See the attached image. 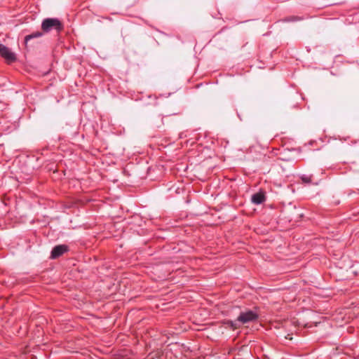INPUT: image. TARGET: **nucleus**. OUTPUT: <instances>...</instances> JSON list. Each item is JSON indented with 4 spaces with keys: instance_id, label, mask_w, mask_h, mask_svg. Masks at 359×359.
<instances>
[{
    "instance_id": "nucleus-1",
    "label": "nucleus",
    "mask_w": 359,
    "mask_h": 359,
    "mask_svg": "<svg viewBox=\"0 0 359 359\" xmlns=\"http://www.w3.org/2000/svg\"><path fill=\"white\" fill-rule=\"evenodd\" d=\"M257 318L258 315L256 313L252 311H248L241 313L236 321H230L228 324L233 330H235L237 329L241 324L254 321L257 320Z\"/></svg>"
},
{
    "instance_id": "nucleus-2",
    "label": "nucleus",
    "mask_w": 359,
    "mask_h": 359,
    "mask_svg": "<svg viewBox=\"0 0 359 359\" xmlns=\"http://www.w3.org/2000/svg\"><path fill=\"white\" fill-rule=\"evenodd\" d=\"M41 29L44 32H49L53 29L60 32L63 29V25L57 18H46L42 22Z\"/></svg>"
},
{
    "instance_id": "nucleus-3",
    "label": "nucleus",
    "mask_w": 359,
    "mask_h": 359,
    "mask_svg": "<svg viewBox=\"0 0 359 359\" xmlns=\"http://www.w3.org/2000/svg\"><path fill=\"white\" fill-rule=\"evenodd\" d=\"M0 54L8 62H12L16 60L15 55L3 44H0Z\"/></svg>"
},
{
    "instance_id": "nucleus-4",
    "label": "nucleus",
    "mask_w": 359,
    "mask_h": 359,
    "mask_svg": "<svg viewBox=\"0 0 359 359\" xmlns=\"http://www.w3.org/2000/svg\"><path fill=\"white\" fill-rule=\"evenodd\" d=\"M67 250L65 245L55 246L51 252V258L55 259L62 255Z\"/></svg>"
},
{
    "instance_id": "nucleus-5",
    "label": "nucleus",
    "mask_w": 359,
    "mask_h": 359,
    "mask_svg": "<svg viewBox=\"0 0 359 359\" xmlns=\"http://www.w3.org/2000/svg\"><path fill=\"white\" fill-rule=\"evenodd\" d=\"M265 200V196L263 193L259 192L252 196V201L255 204H261Z\"/></svg>"
},
{
    "instance_id": "nucleus-6",
    "label": "nucleus",
    "mask_w": 359,
    "mask_h": 359,
    "mask_svg": "<svg viewBox=\"0 0 359 359\" xmlns=\"http://www.w3.org/2000/svg\"><path fill=\"white\" fill-rule=\"evenodd\" d=\"M43 33L41 32H36L34 33H32L31 34H29L25 36V43H27L28 41L34 38H39L42 36Z\"/></svg>"
},
{
    "instance_id": "nucleus-7",
    "label": "nucleus",
    "mask_w": 359,
    "mask_h": 359,
    "mask_svg": "<svg viewBox=\"0 0 359 359\" xmlns=\"http://www.w3.org/2000/svg\"><path fill=\"white\" fill-rule=\"evenodd\" d=\"M302 180L304 182H309L311 181V178L310 177H305V176H303L302 177Z\"/></svg>"
},
{
    "instance_id": "nucleus-8",
    "label": "nucleus",
    "mask_w": 359,
    "mask_h": 359,
    "mask_svg": "<svg viewBox=\"0 0 359 359\" xmlns=\"http://www.w3.org/2000/svg\"><path fill=\"white\" fill-rule=\"evenodd\" d=\"M285 339H292V338L290 337V334H287L286 337H285Z\"/></svg>"
},
{
    "instance_id": "nucleus-9",
    "label": "nucleus",
    "mask_w": 359,
    "mask_h": 359,
    "mask_svg": "<svg viewBox=\"0 0 359 359\" xmlns=\"http://www.w3.org/2000/svg\"><path fill=\"white\" fill-rule=\"evenodd\" d=\"M348 331L349 332H352V328L348 327Z\"/></svg>"
}]
</instances>
